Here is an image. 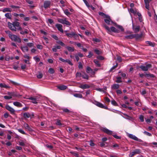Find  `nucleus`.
Returning a JSON list of instances; mask_svg holds the SVG:
<instances>
[{
    "instance_id": "nucleus-1",
    "label": "nucleus",
    "mask_w": 157,
    "mask_h": 157,
    "mask_svg": "<svg viewBox=\"0 0 157 157\" xmlns=\"http://www.w3.org/2000/svg\"><path fill=\"white\" fill-rule=\"evenodd\" d=\"M8 27L10 29L13 31L17 30H21L22 28L20 27V23L17 21H14L11 23L8 22L7 23Z\"/></svg>"
},
{
    "instance_id": "nucleus-2",
    "label": "nucleus",
    "mask_w": 157,
    "mask_h": 157,
    "mask_svg": "<svg viewBox=\"0 0 157 157\" xmlns=\"http://www.w3.org/2000/svg\"><path fill=\"white\" fill-rule=\"evenodd\" d=\"M5 32L8 34L9 37L11 40L19 43L21 42V39L17 36L13 34L10 31L6 30Z\"/></svg>"
},
{
    "instance_id": "nucleus-3",
    "label": "nucleus",
    "mask_w": 157,
    "mask_h": 157,
    "mask_svg": "<svg viewBox=\"0 0 157 157\" xmlns=\"http://www.w3.org/2000/svg\"><path fill=\"white\" fill-rule=\"evenodd\" d=\"M5 32L8 34L9 37L11 40L19 43L21 42V39L17 36L13 34L10 31L6 30Z\"/></svg>"
},
{
    "instance_id": "nucleus-4",
    "label": "nucleus",
    "mask_w": 157,
    "mask_h": 157,
    "mask_svg": "<svg viewBox=\"0 0 157 157\" xmlns=\"http://www.w3.org/2000/svg\"><path fill=\"white\" fill-rule=\"evenodd\" d=\"M103 26L105 29L107 31V32L108 33L110 32L111 31L116 33H119V32L118 30L113 27H111L110 28L105 24H104L103 25Z\"/></svg>"
},
{
    "instance_id": "nucleus-5",
    "label": "nucleus",
    "mask_w": 157,
    "mask_h": 157,
    "mask_svg": "<svg viewBox=\"0 0 157 157\" xmlns=\"http://www.w3.org/2000/svg\"><path fill=\"white\" fill-rule=\"evenodd\" d=\"M151 67V64L148 63L146 64L145 65H141L139 67L143 71H147L148 69L150 68Z\"/></svg>"
},
{
    "instance_id": "nucleus-6",
    "label": "nucleus",
    "mask_w": 157,
    "mask_h": 157,
    "mask_svg": "<svg viewBox=\"0 0 157 157\" xmlns=\"http://www.w3.org/2000/svg\"><path fill=\"white\" fill-rule=\"evenodd\" d=\"M58 21L60 23L63 24H65L66 25L70 26L71 25L70 23L67 20L66 18L64 19L59 18L57 19Z\"/></svg>"
},
{
    "instance_id": "nucleus-7",
    "label": "nucleus",
    "mask_w": 157,
    "mask_h": 157,
    "mask_svg": "<svg viewBox=\"0 0 157 157\" xmlns=\"http://www.w3.org/2000/svg\"><path fill=\"white\" fill-rule=\"evenodd\" d=\"M128 136L129 138L138 141L139 142H142L143 141L141 139L138 138L135 136L131 134H129L128 135Z\"/></svg>"
},
{
    "instance_id": "nucleus-8",
    "label": "nucleus",
    "mask_w": 157,
    "mask_h": 157,
    "mask_svg": "<svg viewBox=\"0 0 157 157\" xmlns=\"http://www.w3.org/2000/svg\"><path fill=\"white\" fill-rule=\"evenodd\" d=\"M140 153V150L139 149H137L134 150L133 151L130 152L129 155V156L130 157H132L136 154H139Z\"/></svg>"
},
{
    "instance_id": "nucleus-9",
    "label": "nucleus",
    "mask_w": 157,
    "mask_h": 157,
    "mask_svg": "<svg viewBox=\"0 0 157 157\" xmlns=\"http://www.w3.org/2000/svg\"><path fill=\"white\" fill-rule=\"evenodd\" d=\"M6 109L10 112V113L12 114H14L15 112V110L8 105H6L5 107Z\"/></svg>"
},
{
    "instance_id": "nucleus-10",
    "label": "nucleus",
    "mask_w": 157,
    "mask_h": 157,
    "mask_svg": "<svg viewBox=\"0 0 157 157\" xmlns=\"http://www.w3.org/2000/svg\"><path fill=\"white\" fill-rule=\"evenodd\" d=\"M101 130L104 132L109 135H111L113 132L112 131L109 130L105 128H101Z\"/></svg>"
},
{
    "instance_id": "nucleus-11",
    "label": "nucleus",
    "mask_w": 157,
    "mask_h": 157,
    "mask_svg": "<svg viewBox=\"0 0 157 157\" xmlns=\"http://www.w3.org/2000/svg\"><path fill=\"white\" fill-rule=\"evenodd\" d=\"M51 2L48 0L45 1L44 3V7L45 9L49 8L51 5Z\"/></svg>"
},
{
    "instance_id": "nucleus-12",
    "label": "nucleus",
    "mask_w": 157,
    "mask_h": 157,
    "mask_svg": "<svg viewBox=\"0 0 157 157\" xmlns=\"http://www.w3.org/2000/svg\"><path fill=\"white\" fill-rule=\"evenodd\" d=\"M66 35L67 37L71 38L73 37H77L78 36V35L74 32H71V33H67Z\"/></svg>"
},
{
    "instance_id": "nucleus-13",
    "label": "nucleus",
    "mask_w": 157,
    "mask_h": 157,
    "mask_svg": "<svg viewBox=\"0 0 157 157\" xmlns=\"http://www.w3.org/2000/svg\"><path fill=\"white\" fill-rule=\"evenodd\" d=\"M95 105H96L98 106L100 108H103L104 109H108V108L107 106L104 105L103 104H102L101 103L98 101H95Z\"/></svg>"
},
{
    "instance_id": "nucleus-14",
    "label": "nucleus",
    "mask_w": 157,
    "mask_h": 157,
    "mask_svg": "<svg viewBox=\"0 0 157 157\" xmlns=\"http://www.w3.org/2000/svg\"><path fill=\"white\" fill-rule=\"evenodd\" d=\"M59 59L63 63H67L68 64L71 66L73 65V64L69 59H64L61 57L59 58Z\"/></svg>"
},
{
    "instance_id": "nucleus-15",
    "label": "nucleus",
    "mask_w": 157,
    "mask_h": 157,
    "mask_svg": "<svg viewBox=\"0 0 157 157\" xmlns=\"http://www.w3.org/2000/svg\"><path fill=\"white\" fill-rule=\"evenodd\" d=\"M132 29L134 32L136 33L139 31L140 27L139 26H134V25L132 24Z\"/></svg>"
},
{
    "instance_id": "nucleus-16",
    "label": "nucleus",
    "mask_w": 157,
    "mask_h": 157,
    "mask_svg": "<svg viewBox=\"0 0 157 157\" xmlns=\"http://www.w3.org/2000/svg\"><path fill=\"white\" fill-rule=\"evenodd\" d=\"M56 26L57 28L59 31L62 33H63V31L62 29V25L60 24H56Z\"/></svg>"
},
{
    "instance_id": "nucleus-17",
    "label": "nucleus",
    "mask_w": 157,
    "mask_h": 157,
    "mask_svg": "<svg viewBox=\"0 0 157 157\" xmlns=\"http://www.w3.org/2000/svg\"><path fill=\"white\" fill-rule=\"evenodd\" d=\"M24 127L25 129H27L29 131H33L32 129L29 125L26 123H25L23 124Z\"/></svg>"
},
{
    "instance_id": "nucleus-18",
    "label": "nucleus",
    "mask_w": 157,
    "mask_h": 157,
    "mask_svg": "<svg viewBox=\"0 0 157 157\" xmlns=\"http://www.w3.org/2000/svg\"><path fill=\"white\" fill-rule=\"evenodd\" d=\"M20 48L22 51L24 52H27L29 51L28 48L26 46H21Z\"/></svg>"
},
{
    "instance_id": "nucleus-19",
    "label": "nucleus",
    "mask_w": 157,
    "mask_h": 157,
    "mask_svg": "<svg viewBox=\"0 0 157 157\" xmlns=\"http://www.w3.org/2000/svg\"><path fill=\"white\" fill-rule=\"evenodd\" d=\"M29 100H32V102L34 104H37V101L38 100H37V99L35 98H34L32 97H30L27 98Z\"/></svg>"
},
{
    "instance_id": "nucleus-20",
    "label": "nucleus",
    "mask_w": 157,
    "mask_h": 157,
    "mask_svg": "<svg viewBox=\"0 0 157 157\" xmlns=\"http://www.w3.org/2000/svg\"><path fill=\"white\" fill-rule=\"evenodd\" d=\"M31 115L33 117L34 116L33 114L32 113V115H31L29 113H24L23 114V116L25 118H29L30 117H31Z\"/></svg>"
},
{
    "instance_id": "nucleus-21",
    "label": "nucleus",
    "mask_w": 157,
    "mask_h": 157,
    "mask_svg": "<svg viewBox=\"0 0 157 157\" xmlns=\"http://www.w3.org/2000/svg\"><path fill=\"white\" fill-rule=\"evenodd\" d=\"M57 88L61 90H64L66 89L67 87L66 86L62 85L58 86Z\"/></svg>"
},
{
    "instance_id": "nucleus-22",
    "label": "nucleus",
    "mask_w": 157,
    "mask_h": 157,
    "mask_svg": "<svg viewBox=\"0 0 157 157\" xmlns=\"http://www.w3.org/2000/svg\"><path fill=\"white\" fill-rule=\"evenodd\" d=\"M90 86L87 84L82 85L79 86V87L82 89H86L89 88Z\"/></svg>"
},
{
    "instance_id": "nucleus-23",
    "label": "nucleus",
    "mask_w": 157,
    "mask_h": 157,
    "mask_svg": "<svg viewBox=\"0 0 157 157\" xmlns=\"http://www.w3.org/2000/svg\"><path fill=\"white\" fill-rule=\"evenodd\" d=\"M13 104L14 105L17 107H21L22 106V104L20 102L18 101H15L13 102Z\"/></svg>"
},
{
    "instance_id": "nucleus-24",
    "label": "nucleus",
    "mask_w": 157,
    "mask_h": 157,
    "mask_svg": "<svg viewBox=\"0 0 157 157\" xmlns=\"http://www.w3.org/2000/svg\"><path fill=\"white\" fill-rule=\"evenodd\" d=\"M119 87V85L117 84H113L111 86V88L113 89H117Z\"/></svg>"
},
{
    "instance_id": "nucleus-25",
    "label": "nucleus",
    "mask_w": 157,
    "mask_h": 157,
    "mask_svg": "<svg viewBox=\"0 0 157 157\" xmlns=\"http://www.w3.org/2000/svg\"><path fill=\"white\" fill-rule=\"evenodd\" d=\"M146 43L147 44H148V45L152 47H154L155 45V43L149 41H146Z\"/></svg>"
},
{
    "instance_id": "nucleus-26",
    "label": "nucleus",
    "mask_w": 157,
    "mask_h": 157,
    "mask_svg": "<svg viewBox=\"0 0 157 157\" xmlns=\"http://www.w3.org/2000/svg\"><path fill=\"white\" fill-rule=\"evenodd\" d=\"M0 87L1 88H10V86L6 85L5 84H3L2 83H0Z\"/></svg>"
},
{
    "instance_id": "nucleus-27",
    "label": "nucleus",
    "mask_w": 157,
    "mask_h": 157,
    "mask_svg": "<svg viewBox=\"0 0 157 157\" xmlns=\"http://www.w3.org/2000/svg\"><path fill=\"white\" fill-rule=\"evenodd\" d=\"M134 34H131L125 36V38L127 39H132L134 38Z\"/></svg>"
},
{
    "instance_id": "nucleus-28",
    "label": "nucleus",
    "mask_w": 157,
    "mask_h": 157,
    "mask_svg": "<svg viewBox=\"0 0 157 157\" xmlns=\"http://www.w3.org/2000/svg\"><path fill=\"white\" fill-rule=\"evenodd\" d=\"M134 36H135L134 38H136V39H138L140 38H141L142 36V34H134Z\"/></svg>"
},
{
    "instance_id": "nucleus-29",
    "label": "nucleus",
    "mask_w": 157,
    "mask_h": 157,
    "mask_svg": "<svg viewBox=\"0 0 157 157\" xmlns=\"http://www.w3.org/2000/svg\"><path fill=\"white\" fill-rule=\"evenodd\" d=\"M5 16L7 18L11 19V15L10 13H7L5 14Z\"/></svg>"
},
{
    "instance_id": "nucleus-30",
    "label": "nucleus",
    "mask_w": 157,
    "mask_h": 157,
    "mask_svg": "<svg viewBox=\"0 0 157 157\" xmlns=\"http://www.w3.org/2000/svg\"><path fill=\"white\" fill-rule=\"evenodd\" d=\"M3 12H11L12 11V10L11 9L9 8H4L2 10Z\"/></svg>"
},
{
    "instance_id": "nucleus-31",
    "label": "nucleus",
    "mask_w": 157,
    "mask_h": 157,
    "mask_svg": "<svg viewBox=\"0 0 157 157\" xmlns=\"http://www.w3.org/2000/svg\"><path fill=\"white\" fill-rule=\"evenodd\" d=\"M104 21L108 25H110V21L112 22L110 18H108V19H104Z\"/></svg>"
},
{
    "instance_id": "nucleus-32",
    "label": "nucleus",
    "mask_w": 157,
    "mask_h": 157,
    "mask_svg": "<svg viewBox=\"0 0 157 157\" xmlns=\"http://www.w3.org/2000/svg\"><path fill=\"white\" fill-rule=\"evenodd\" d=\"M114 24L117 28L120 29L121 31H123L124 30V29L122 26L119 25H117L116 23H114Z\"/></svg>"
},
{
    "instance_id": "nucleus-33",
    "label": "nucleus",
    "mask_w": 157,
    "mask_h": 157,
    "mask_svg": "<svg viewBox=\"0 0 157 157\" xmlns=\"http://www.w3.org/2000/svg\"><path fill=\"white\" fill-rule=\"evenodd\" d=\"M66 48L69 52H72L74 51V48L73 47L67 46Z\"/></svg>"
},
{
    "instance_id": "nucleus-34",
    "label": "nucleus",
    "mask_w": 157,
    "mask_h": 157,
    "mask_svg": "<svg viewBox=\"0 0 157 157\" xmlns=\"http://www.w3.org/2000/svg\"><path fill=\"white\" fill-rule=\"evenodd\" d=\"M83 78L88 79L89 78V76L86 73H84L82 75V77Z\"/></svg>"
},
{
    "instance_id": "nucleus-35",
    "label": "nucleus",
    "mask_w": 157,
    "mask_h": 157,
    "mask_svg": "<svg viewBox=\"0 0 157 157\" xmlns=\"http://www.w3.org/2000/svg\"><path fill=\"white\" fill-rule=\"evenodd\" d=\"M86 71L88 73H90L92 72V69L89 67H87L86 68Z\"/></svg>"
},
{
    "instance_id": "nucleus-36",
    "label": "nucleus",
    "mask_w": 157,
    "mask_h": 157,
    "mask_svg": "<svg viewBox=\"0 0 157 157\" xmlns=\"http://www.w3.org/2000/svg\"><path fill=\"white\" fill-rule=\"evenodd\" d=\"M74 96L76 98H82V95L78 94H74Z\"/></svg>"
},
{
    "instance_id": "nucleus-37",
    "label": "nucleus",
    "mask_w": 157,
    "mask_h": 157,
    "mask_svg": "<svg viewBox=\"0 0 157 157\" xmlns=\"http://www.w3.org/2000/svg\"><path fill=\"white\" fill-rule=\"evenodd\" d=\"M145 76L147 77L154 78L155 77L154 75L151 74H146Z\"/></svg>"
},
{
    "instance_id": "nucleus-38",
    "label": "nucleus",
    "mask_w": 157,
    "mask_h": 157,
    "mask_svg": "<svg viewBox=\"0 0 157 157\" xmlns=\"http://www.w3.org/2000/svg\"><path fill=\"white\" fill-rule=\"evenodd\" d=\"M64 13L67 16H69L71 14V13L69 12L67 9H65L64 10Z\"/></svg>"
},
{
    "instance_id": "nucleus-39",
    "label": "nucleus",
    "mask_w": 157,
    "mask_h": 157,
    "mask_svg": "<svg viewBox=\"0 0 157 157\" xmlns=\"http://www.w3.org/2000/svg\"><path fill=\"white\" fill-rule=\"evenodd\" d=\"M28 32H29L28 30L27 29H25L24 31H22L20 32V33L22 35H24L25 34L28 33Z\"/></svg>"
},
{
    "instance_id": "nucleus-40",
    "label": "nucleus",
    "mask_w": 157,
    "mask_h": 157,
    "mask_svg": "<svg viewBox=\"0 0 157 157\" xmlns=\"http://www.w3.org/2000/svg\"><path fill=\"white\" fill-rule=\"evenodd\" d=\"M56 43L57 44H59L63 46H64L65 45L60 40L57 41L56 42Z\"/></svg>"
},
{
    "instance_id": "nucleus-41",
    "label": "nucleus",
    "mask_w": 157,
    "mask_h": 157,
    "mask_svg": "<svg viewBox=\"0 0 157 157\" xmlns=\"http://www.w3.org/2000/svg\"><path fill=\"white\" fill-rule=\"evenodd\" d=\"M117 80L116 81V82L117 83H120L122 82V81L121 80V78L120 77H117Z\"/></svg>"
},
{
    "instance_id": "nucleus-42",
    "label": "nucleus",
    "mask_w": 157,
    "mask_h": 157,
    "mask_svg": "<svg viewBox=\"0 0 157 157\" xmlns=\"http://www.w3.org/2000/svg\"><path fill=\"white\" fill-rule=\"evenodd\" d=\"M94 62L97 66L98 67H100L101 66L100 64L99 63V61L98 60L95 59L94 60Z\"/></svg>"
},
{
    "instance_id": "nucleus-43",
    "label": "nucleus",
    "mask_w": 157,
    "mask_h": 157,
    "mask_svg": "<svg viewBox=\"0 0 157 157\" xmlns=\"http://www.w3.org/2000/svg\"><path fill=\"white\" fill-rule=\"evenodd\" d=\"M48 72L51 74H53L55 71L52 68H50L48 70Z\"/></svg>"
},
{
    "instance_id": "nucleus-44",
    "label": "nucleus",
    "mask_w": 157,
    "mask_h": 157,
    "mask_svg": "<svg viewBox=\"0 0 157 157\" xmlns=\"http://www.w3.org/2000/svg\"><path fill=\"white\" fill-rule=\"evenodd\" d=\"M47 22L51 24H52L54 23L53 20L51 19H48Z\"/></svg>"
},
{
    "instance_id": "nucleus-45",
    "label": "nucleus",
    "mask_w": 157,
    "mask_h": 157,
    "mask_svg": "<svg viewBox=\"0 0 157 157\" xmlns=\"http://www.w3.org/2000/svg\"><path fill=\"white\" fill-rule=\"evenodd\" d=\"M18 131L20 133L24 135H26L25 132L21 129H17Z\"/></svg>"
},
{
    "instance_id": "nucleus-46",
    "label": "nucleus",
    "mask_w": 157,
    "mask_h": 157,
    "mask_svg": "<svg viewBox=\"0 0 157 157\" xmlns=\"http://www.w3.org/2000/svg\"><path fill=\"white\" fill-rule=\"evenodd\" d=\"M139 118L141 122H143L144 121V117L143 115H140L139 117Z\"/></svg>"
},
{
    "instance_id": "nucleus-47",
    "label": "nucleus",
    "mask_w": 157,
    "mask_h": 157,
    "mask_svg": "<svg viewBox=\"0 0 157 157\" xmlns=\"http://www.w3.org/2000/svg\"><path fill=\"white\" fill-rule=\"evenodd\" d=\"M74 44L76 45L78 47H83L82 45L80 43L75 42Z\"/></svg>"
},
{
    "instance_id": "nucleus-48",
    "label": "nucleus",
    "mask_w": 157,
    "mask_h": 157,
    "mask_svg": "<svg viewBox=\"0 0 157 157\" xmlns=\"http://www.w3.org/2000/svg\"><path fill=\"white\" fill-rule=\"evenodd\" d=\"M143 133L144 134H145V135H146L147 136H152V135H151V133H150L149 132H147V131H144L143 132Z\"/></svg>"
},
{
    "instance_id": "nucleus-49",
    "label": "nucleus",
    "mask_w": 157,
    "mask_h": 157,
    "mask_svg": "<svg viewBox=\"0 0 157 157\" xmlns=\"http://www.w3.org/2000/svg\"><path fill=\"white\" fill-rule=\"evenodd\" d=\"M27 45L29 47H32L33 46L34 44L33 43H28L27 44Z\"/></svg>"
},
{
    "instance_id": "nucleus-50",
    "label": "nucleus",
    "mask_w": 157,
    "mask_h": 157,
    "mask_svg": "<svg viewBox=\"0 0 157 157\" xmlns=\"http://www.w3.org/2000/svg\"><path fill=\"white\" fill-rule=\"evenodd\" d=\"M33 59L36 62H39L40 60V58L37 56H34L33 57Z\"/></svg>"
},
{
    "instance_id": "nucleus-51",
    "label": "nucleus",
    "mask_w": 157,
    "mask_h": 157,
    "mask_svg": "<svg viewBox=\"0 0 157 157\" xmlns=\"http://www.w3.org/2000/svg\"><path fill=\"white\" fill-rule=\"evenodd\" d=\"M111 104L115 106L117 105V103L114 100H113L111 101Z\"/></svg>"
},
{
    "instance_id": "nucleus-52",
    "label": "nucleus",
    "mask_w": 157,
    "mask_h": 157,
    "mask_svg": "<svg viewBox=\"0 0 157 157\" xmlns=\"http://www.w3.org/2000/svg\"><path fill=\"white\" fill-rule=\"evenodd\" d=\"M37 48L40 49H42L43 48V46L40 44H37L36 45Z\"/></svg>"
},
{
    "instance_id": "nucleus-53",
    "label": "nucleus",
    "mask_w": 157,
    "mask_h": 157,
    "mask_svg": "<svg viewBox=\"0 0 157 157\" xmlns=\"http://www.w3.org/2000/svg\"><path fill=\"white\" fill-rule=\"evenodd\" d=\"M78 67L80 69H82L83 68L82 65L80 62L78 63Z\"/></svg>"
},
{
    "instance_id": "nucleus-54",
    "label": "nucleus",
    "mask_w": 157,
    "mask_h": 157,
    "mask_svg": "<svg viewBox=\"0 0 157 157\" xmlns=\"http://www.w3.org/2000/svg\"><path fill=\"white\" fill-rule=\"evenodd\" d=\"M3 97L6 99H10L12 98V97L11 96H8L6 95L4 96Z\"/></svg>"
},
{
    "instance_id": "nucleus-55",
    "label": "nucleus",
    "mask_w": 157,
    "mask_h": 157,
    "mask_svg": "<svg viewBox=\"0 0 157 157\" xmlns=\"http://www.w3.org/2000/svg\"><path fill=\"white\" fill-rule=\"evenodd\" d=\"M43 77V75L41 73H40L38 75H37V77L38 78H41Z\"/></svg>"
},
{
    "instance_id": "nucleus-56",
    "label": "nucleus",
    "mask_w": 157,
    "mask_h": 157,
    "mask_svg": "<svg viewBox=\"0 0 157 157\" xmlns=\"http://www.w3.org/2000/svg\"><path fill=\"white\" fill-rule=\"evenodd\" d=\"M10 7L12 8L15 9H18L20 8V7L19 6H14L13 5H11L10 6Z\"/></svg>"
},
{
    "instance_id": "nucleus-57",
    "label": "nucleus",
    "mask_w": 157,
    "mask_h": 157,
    "mask_svg": "<svg viewBox=\"0 0 157 157\" xmlns=\"http://www.w3.org/2000/svg\"><path fill=\"white\" fill-rule=\"evenodd\" d=\"M113 136L116 139H120L121 138V136H117L116 134H114L113 135Z\"/></svg>"
},
{
    "instance_id": "nucleus-58",
    "label": "nucleus",
    "mask_w": 157,
    "mask_h": 157,
    "mask_svg": "<svg viewBox=\"0 0 157 157\" xmlns=\"http://www.w3.org/2000/svg\"><path fill=\"white\" fill-rule=\"evenodd\" d=\"M45 146L46 147L49 148L50 149H52L53 148V147L52 145H49L48 144H46Z\"/></svg>"
},
{
    "instance_id": "nucleus-59",
    "label": "nucleus",
    "mask_w": 157,
    "mask_h": 157,
    "mask_svg": "<svg viewBox=\"0 0 157 157\" xmlns=\"http://www.w3.org/2000/svg\"><path fill=\"white\" fill-rule=\"evenodd\" d=\"M52 37L56 40H58V38L55 35H52Z\"/></svg>"
},
{
    "instance_id": "nucleus-60",
    "label": "nucleus",
    "mask_w": 157,
    "mask_h": 157,
    "mask_svg": "<svg viewBox=\"0 0 157 157\" xmlns=\"http://www.w3.org/2000/svg\"><path fill=\"white\" fill-rule=\"evenodd\" d=\"M94 52L96 54L98 55H99L101 54V52L97 49L94 50Z\"/></svg>"
},
{
    "instance_id": "nucleus-61",
    "label": "nucleus",
    "mask_w": 157,
    "mask_h": 157,
    "mask_svg": "<svg viewBox=\"0 0 157 157\" xmlns=\"http://www.w3.org/2000/svg\"><path fill=\"white\" fill-rule=\"evenodd\" d=\"M93 55V54L91 52H89V55L87 56V57L88 58H91Z\"/></svg>"
},
{
    "instance_id": "nucleus-62",
    "label": "nucleus",
    "mask_w": 157,
    "mask_h": 157,
    "mask_svg": "<svg viewBox=\"0 0 157 157\" xmlns=\"http://www.w3.org/2000/svg\"><path fill=\"white\" fill-rule=\"evenodd\" d=\"M82 74L80 73L77 72L76 75V77H82Z\"/></svg>"
},
{
    "instance_id": "nucleus-63",
    "label": "nucleus",
    "mask_w": 157,
    "mask_h": 157,
    "mask_svg": "<svg viewBox=\"0 0 157 157\" xmlns=\"http://www.w3.org/2000/svg\"><path fill=\"white\" fill-rule=\"evenodd\" d=\"M105 100L106 102H110V100L109 98L107 97H106L105 98Z\"/></svg>"
},
{
    "instance_id": "nucleus-64",
    "label": "nucleus",
    "mask_w": 157,
    "mask_h": 157,
    "mask_svg": "<svg viewBox=\"0 0 157 157\" xmlns=\"http://www.w3.org/2000/svg\"><path fill=\"white\" fill-rule=\"evenodd\" d=\"M56 124L57 125L60 126L62 125V124L60 122V121L59 120H58L56 122Z\"/></svg>"
}]
</instances>
